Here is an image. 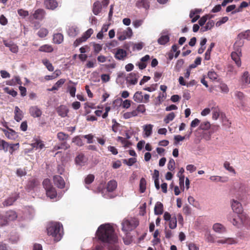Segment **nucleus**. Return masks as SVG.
I'll use <instances>...</instances> for the list:
<instances>
[{
    "label": "nucleus",
    "mask_w": 250,
    "mask_h": 250,
    "mask_svg": "<svg viewBox=\"0 0 250 250\" xmlns=\"http://www.w3.org/2000/svg\"><path fill=\"white\" fill-rule=\"evenodd\" d=\"M96 236L99 240L103 242L116 243L118 241L114 229L109 224L100 225L96 232Z\"/></svg>",
    "instance_id": "f257e3e1"
},
{
    "label": "nucleus",
    "mask_w": 250,
    "mask_h": 250,
    "mask_svg": "<svg viewBox=\"0 0 250 250\" xmlns=\"http://www.w3.org/2000/svg\"><path fill=\"white\" fill-rule=\"evenodd\" d=\"M61 229H62V226L60 223H51L47 228V234L51 235L54 237V240L58 242L61 239L62 236Z\"/></svg>",
    "instance_id": "f03ea898"
},
{
    "label": "nucleus",
    "mask_w": 250,
    "mask_h": 250,
    "mask_svg": "<svg viewBox=\"0 0 250 250\" xmlns=\"http://www.w3.org/2000/svg\"><path fill=\"white\" fill-rule=\"evenodd\" d=\"M139 224V221L136 218H131L129 219H125L122 223V229L125 233L135 229Z\"/></svg>",
    "instance_id": "7ed1b4c3"
},
{
    "label": "nucleus",
    "mask_w": 250,
    "mask_h": 250,
    "mask_svg": "<svg viewBox=\"0 0 250 250\" xmlns=\"http://www.w3.org/2000/svg\"><path fill=\"white\" fill-rule=\"evenodd\" d=\"M42 186L46 191V194L50 199H54L57 196V191L53 186L51 181L48 179H45L42 182Z\"/></svg>",
    "instance_id": "20e7f679"
},
{
    "label": "nucleus",
    "mask_w": 250,
    "mask_h": 250,
    "mask_svg": "<svg viewBox=\"0 0 250 250\" xmlns=\"http://www.w3.org/2000/svg\"><path fill=\"white\" fill-rule=\"evenodd\" d=\"M132 35V31L130 27H127L126 30L117 33L118 39L119 41H123L127 38H130Z\"/></svg>",
    "instance_id": "39448f33"
},
{
    "label": "nucleus",
    "mask_w": 250,
    "mask_h": 250,
    "mask_svg": "<svg viewBox=\"0 0 250 250\" xmlns=\"http://www.w3.org/2000/svg\"><path fill=\"white\" fill-rule=\"evenodd\" d=\"M127 52L123 49L117 48L114 57L117 60H125L127 58Z\"/></svg>",
    "instance_id": "423d86ee"
},
{
    "label": "nucleus",
    "mask_w": 250,
    "mask_h": 250,
    "mask_svg": "<svg viewBox=\"0 0 250 250\" xmlns=\"http://www.w3.org/2000/svg\"><path fill=\"white\" fill-rule=\"evenodd\" d=\"M39 184V181L36 178H32L28 181L25 188L28 191L33 190Z\"/></svg>",
    "instance_id": "0eeeda50"
},
{
    "label": "nucleus",
    "mask_w": 250,
    "mask_h": 250,
    "mask_svg": "<svg viewBox=\"0 0 250 250\" xmlns=\"http://www.w3.org/2000/svg\"><path fill=\"white\" fill-rule=\"evenodd\" d=\"M237 52H232L231 54L232 59L235 62L236 65L239 67L241 65V62L240 58V55L241 54V50L237 49Z\"/></svg>",
    "instance_id": "6e6552de"
},
{
    "label": "nucleus",
    "mask_w": 250,
    "mask_h": 250,
    "mask_svg": "<svg viewBox=\"0 0 250 250\" xmlns=\"http://www.w3.org/2000/svg\"><path fill=\"white\" fill-rule=\"evenodd\" d=\"M231 208L233 211L236 214H240V213L243 212V208L241 204L236 200H232L231 203Z\"/></svg>",
    "instance_id": "1a4fd4ad"
},
{
    "label": "nucleus",
    "mask_w": 250,
    "mask_h": 250,
    "mask_svg": "<svg viewBox=\"0 0 250 250\" xmlns=\"http://www.w3.org/2000/svg\"><path fill=\"white\" fill-rule=\"evenodd\" d=\"M29 113L34 118L40 117L42 114V111L37 106H33L30 107Z\"/></svg>",
    "instance_id": "9d476101"
},
{
    "label": "nucleus",
    "mask_w": 250,
    "mask_h": 250,
    "mask_svg": "<svg viewBox=\"0 0 250 250\" xmlns=\"http://www.w3.org/2000/svg\"><path fill=\"white\" fill-rule=\"evenodd\" d=\"M139 75L138 73H130L126 77L127 83L131 84H135L137 83Z\"/></svg>",
    "instance_id": "9b49d317"
},
{
    "label": "nucleus",
    "mask_w": 250,
    "mask_h": 250,
    "mask_svg": "<svg viewBox=\"0 0 250 250\" xmlns=\"http://www.w3.org/2000/svg\"><path fill=\"white\" fill-rule=\"evenodd\" d=\"M135 6L138 8H143L148 10L150 7V2L148 0H137Z\"/></svg>",
    "instance_id": "f8f14e48"
},
{
    "label": "nucleus",
    "mask_w": 250,
    "mask_h": 250,
    "mask_svg": "<svg viewBox=\"0 0 250 250\" xmlns=\"http://www.w3.org/2000/svg\"><path fill=\"white\" fill-rule=\"evenodd\" d=\"M55 184L60 188H63L65 187V182L63 179L59 175H55L53 177Z\"/></svg>",
    "instance_id": "ddd939ff"
},
{
    "label": "nucleus",
    "mask_w": 250,
    "mask_h": 250,
    "mask_svg": "<svg viewBox=\"0 0 250 250\" xmlns=\"http://www.w3.org/2000/svg\"><path fill=\"white\" fill-rule=\"evenodd\" d=\"M5 135L10 140H15L17 137V133L12 129L8 128V130L1 129Z\"/></svg>",
    "instance_id": "4468645a"
},
{
    "label": "nucleus",
    "mask_w": 250,
    "mask_h": 250,
    "mask_svg": "<svg viewBox=\"0 0 250 250\" xmlns=\"http://www.w3.org/2000/svg\"><path fill=\"white\" fill-rule=\"evenodd\" d=\"M150 59V56L148 55H146L144 57H142L140 62H139L137 65L141 70L145 69L147 65V62Z\"/></svg>",
    "instance_id": "2eb2a0df"
},
{
    "label": "nucleus",
    "mask_w": 250,
    "mask_h": 250,
    "mask_svg": "<svg viewBox=\"0 0 250 250\" xmlns=\"http://www.w3.org/2000/svg\"><path fill=\"white\" fill-rule=\"evenodd\" d=\"M44 4L46 8L54 10L58 6V2L56 0H45Z\"/></svg>",
    "instance_id": "dca6fc26"
},
{
    "label": "nucleus",
    "mask_w": 250,
    "mask_h": 250,
    "mask_svg": "<svg viewBox=\"0 0 250 250\" xmlns=\"http://www.w3.org/2000/svg\"><path fill=\"white\" fill-rule=\"evenodd\" d=\"M3 44L4 45L8 47L10 50L14 53H17L18 52V46L11 42H8L6 41H3Z\"/></svg>",
    "instance_id": "f3484780"
},
{
    "label": "nucleus",
    "mask_w": 250,
    "mask_h": 250,
    "mask_svg": "<svg viewBox=\"0 0 250 250\" xmlns=\"http://www.w3.org/2000/svg\"><path fill=\"white\" fill-rule=\"evenodd\" d=\"M4 215L8 223L9 221L16 220L18 216L17 213L15 211L12 210L7 211Z\"/></svg>",
    "instance_id": "a211bd4d"
},
{
    "label": "nucleus",
    "mask_w": 250,
    "mask_h": 250,
    "mask_svg": "<svg viewBox=\"0 0 250 250\" xmlns=\"http://www.w3.org/2000/svg\"><path fill=\"white\" fill-rule=\"evenodd\" d=\"M23 117L22 111L20 108L16 106L14 110V119L18 122H20Z\"/></svg>",
    "instance_id": "6ab92c4d"
},
{
    "label": "nucleus",
    "mask_w": 250,
    "mask_h": 250,
    "mask_svg": "<svg viewBox=\"0 0 250 250\" xmlns=\"http://www.w3.org/2000/svg\"><path fill=\"white\" fill-rule=\"evenodd\" d=\"M19 197V196L18 194L16 195L13 197H10L4 200V201L2 203V205L4 207L11 206L18 199Z\"/></svg>",
    "instance_id": "aec40b11"
},
{
    "label": "nucleus",
    "mask_w": 250,
    "mask_h": 250,
    "mask_svg": "<svg viewBox=\"0 0 250 250\" xmlns=\"http://www.w3.org/2000/svg\"><path fill=\"white\" fill-rule=\"evenodd\" d=\"M102 10V5L100 1H96L93 4L92 11L94 15H98Z\"/></svg>",
    "instance_id": "412c9836"
},
{
    "label": "nucleus",
    "mask_w": 250,
    "mask_h": 250,
    "mask_svg": "<svg viewBox=\"0 0 250 250\" xmlns=\"http://www.w3.org/2000/svg\"><path fill=\"white\" fill-rule=\"evenodd\" d=\"M45 14V12L43 9H38L35 11L33 17L35 19L42 20L43 19Z\"/></svg>",
    "instance_id": "4be33fe9"
},
{
    "label": "nucleus",
    "mask_w": 250,
    "mask_h": 250,
    "mask_svg": "<svg viewBox=\"0 0 250 250\" xmlns=\"http://www.w3.org/2000/svg\"><path fill=\"white\" fill-rule=\"evenodd\" d=\"M117 187V183L114 180L109 181L106 186V189L108 192H112L114 191Z\"/></svg>",
    "instance_id": "5701e85b"
},
{
    "label": "nucleus",
    "mask_w": 250,
    "mask_h": 250,
    "mask_svg": "<svg viewBox=\"0 0 250 250\" xmlns=\"http://www.w3.org/2000/svg\"><path fill=\"white\" fill-rule=\"evenodd\" d=\"M164 207L162 203L157 202L154 207V213L156 215H161L163 213Z\"/></svg>",
    "instance_id": "b1692460"
},
{
    "label": "nucleus",
    "mask_w": 250,
    "mask_h": 250,
    "mask_svg": "<svg viewBox=\"0 0 250 250\" xmlns=\"http://www.w3.org/2000/svg\"><path fill=\"white\" fill-rule=\"evenodd\" d=\"M229 219L230 222L235 226L239 227L241 224L238 214L232 215L231 217H229Z\"/></svg>",
    "instance_id": "393cba45"
},
{
    "label": "nucleus",
    "mask_w": 250,
    "mask_h": 250,
    "mask_svg": "<svg viewBox=\"0 0 250 250\" xmlns=\"http://www.w3.org/2000/svg\"><path fill=\"white\" fill-rule=\"evenodd\" d=\"M63 41V36L61 33L54 34L53 36V42L56 44H61Z\"/></svg>",
    "instance_id": "a878e982"
},
{
    "label": "nucleus",
    "mask_w": 250,
    "mask_h": 250,
    "mask_svg": "<svg viewBox=\"0 0 250 250\" xmlns=\"http://www.w3.org/2000/svg\"><path fill=\"white\" fill-rule=\"evenodd\" d=\"M217 242L218 243L232 245V244H236L237 243V241L235 239H234V238H226L219 239V240H217Z\"/></svg>",
    "instance_id": "bb28decb"
},
{
    "label": "nucleus",
    "mask_w": 250,
    "mask_h": 250,
    "mask_svg": "<svg viewBox=\"0 0 250 250\" xmlns=\"http://www.w3.org/2000/svg\"><path fill=\"white\" fill-rule=\"evenodd\" d=\"M54 50L53 47L51 45L44 44L41 46L39 49L40 52H43L46 53H51Z\"/></svg>",
    "instance_id": "cd10ccee"
},
{
    "label": "nucleus",
    "mask_w": 250,
    "mask_h": 250,
    "mask_svg": "<svg viewBox=\"0 0 250 250\" xmlns=\"http://www.w3.org/2000/svg\"><path fill=\"white\" fill-rule=\"evenodd\" d=\"M240 217V220L241 224L245 225H248L250 223V220L246 214L242 212L240 214H238Z\"/></svg>",
    "instance_id": "c85d7f7f"
},
{
    "label": "nucleus",
    "mask_w": 250,
    "mask_h": 250,
    "mask_svg": "<svg viewBox=\"0 0 250 250\" xmlns=\"http://www.w3.org/2000/svg\"><path fill=\"white\" fill-rule=\"evenodd\" d=\"M65 82V79H61L58 81L50 89H48V90L50 91H53L54 90H57L58 88L61 87L62 84L64 83Z\"/></svg>",
    "instance_id": "c756f323"
},
{
    "label": "nucleus",
    "mask_w": 250,
    "mask_h": 250,
    "mask_svg": "<svg viewBox=\"0 0 250 250\" xmlns=\"http://www.w3.org/2000/svg\"><path fill=\"white\" fill-rule=\"evenodd\" d=\"M169 41V37L168 35H162L157 40L158 43L160 45H165Z\"/></svg>",
    "instance_id": "7c9ffc66"
},
{
    "label": "nucleus",
    "mask_w": 250,
    "mask_h": 250,
    "mask_svg": "<svg viewBox=\"0 0 250 250\" xmlns=\"http://www.w3.org/2000/svg\"><path fill=\"white\" fill-rule=\"evenodd\" d=\"M214 25V22L212 20L209 21L205 26H202L200 28V31L202 32H205L208 30L211 29Z\"/></svg>",
    "instance_id": "2f4dec72"
},
{
    "label": "nucleus",
    "mask_w": 250,
    "mask_h": 250,
    "mask_svg": "<svg viewBox=\"0 0 250 250\" xmlns=\"http://www.w3.org/2000/svg\"><path fill=\"white\" fill-rule=\"evenodd\" d=\"M213 230L217 232H224L226 231L225 228L220 223H216L213 226Z\"/></svg>",
    "instance_id": "473e14b6"
},
{
    "label": "nucleus",
    "mask_w": 250,
    "mask_h": 250,
    "mask_svg": "<svg viewBox=\"0 0 250 250\" xmlns=\"http://www.w3.org/2000/svg\"><path fill=\"white\" fill-rule=\"evenodd\" d=\"M31 146L36 149H42L44 146V145L41 140L36 139L35 140L34 142L32 143Z\"/></svg>",
    "instance_id": "72a5a7b5"
},
{
    "label": "nucleus",
    "mask_w": 250,
    "mask_h": 250,
    "mask_svg": "<svg viewBox=\"0 0 250 250\" xmlns=\"http://www.w3.org/2000/svg\"><path fill=\"white\" fill-rule=\"evenodd\" d=\"M133 99L137 103H143V96L142 92L141 91H137L135 92L133 96Z\"/></svg>",
    "instance_id": "f704fd0d"
},
{
    "label": "nucleus",
    "mask_w": 250,
    "mask_h": 250,
    "mask_svg": "<svg viewBox=\"0 0 250 250\" xmlns=\"http://www.w3.org/2000/svg\"><path fill=\"white\" fill-rule=\"evenodd\" d=\"M146 181L144 178H142L139 183V191L141 193H144L146 189Z\"/></svg>",
    "instance_id": "c9c22d12"
},
{
    "label": "nucleus",
    "mask_w": 250,
    "mask_h": 250,
    "mask_svg": "<svg viewBox=\"0 0 250 250\" xmlns=\"http://www.w3.org/2000/svg\"><path fill=\"white\" fill-rule=\"evenodd\" d=\"M68 34L71 37H75L77 36L79 32V30L77 27L75 26H71L69 28L68 30Z\"/></svg>",
    "instance_id": "e433bc0d"
},
{
    "label": "nucleus",
    "mask_w": 250,
    "mask_h": 250,
    "mask_svg": "<svg viewBox=\"0 0 250 250\" xmlns=\"http://www.w3.org/2000/svg\"><path fill=\"white\" fill-rule=\"evenodd\" d=\"M212 111V119L216 120L220 116V109L218 106L212 107L211 108Z\"/></svg>",
    "instance_id": "4c0bfd02"
},
{
    "label": "nucleus",
    "mask_w": 250,
    "mask_h": 250,
    "mask_svg": "<svg viewBox=\"0 0 250 250\" xmlns=\"http://www.w3.org/2000/svg\"><path fill=\"white\" fill-rule=\"evenodd\" d=\"M9 144L5 141L0 138V149L3 150L4 152L8 150Z\"/></svg>",
    "instance_id": "58836bf2"
},
{
    "label": "nucleus",
    "mask_w": 250,
    "mask_h": 250,
    "mask_svg": "<svg viewBox=\"0 0 250 250\" xmlns=\"http://www.w3.org/2000/svg\"><path fill=\"white\" fill-rule=\"evenodd\" d=\"M42 63L49 71H53L54 68L52 64L46 59L42 60Z\"/></svg>",
    "instance_id": "ea45409f"
},
{
    "label": "nucleus",
    "mask_w": 250,
    "mask_h": 250,
    "mask_svg": "<svg viewBox=\"0 0 250 250\" xmlns=\"http://www.w3.org/2000/svg\"><path fill=\"white\" fill-rule=\"evenodd\" d=\"M215 44L213 42L210 43L209 47L208 48L205 54V59L209 60L210 59V53L212 49L214 47Z\"/></svg>",
    "instance_id": "a19ab883"
},
{
    "label": "nucleus",
    "mask_w": 250,
    "mask_h": 250,
    "mask_svg": "<svg viewBox=\"0 0 250 250\" xmlns=\"http://www.w3.org/2000/svg\"><path fill=\"white\" fill-rule=\"evenodd\" d=\"M58 113L59 115L64 117L67 116L68 110L65 106H60L58 109Z\"/></svg>",
    "instance_id": "79ce46f5"
},
{
    "label": "nucleus",
    "mask_w": 250,
    "mask_h": 250,
    "mask_svg": "<svg viewBox=\"0 0 250 250\" xmlns=\"http://www.w3.org/2000/svg\"><path fill=\"white\" fill-rule=\"evenodd\" d=\"M48 34V30L44 27L40 28L37 33V35L40 38H45Z\"/></svg>",
    "instance_id": "37998d69"
},
{
    "label": "nucleus",
    "mask_w": 250,
    "mask_h": 250,
    "mask_svg": "<svg viewBox=\"0 0 250 250\" xmlns=\"http://www.w3.org/2000/svg\"><path fill=\"white\" fill-rule=\"evenodd\" d=\"M69 138V135L63 132H59L57 134V138L60 141H64Z\"/></svg>",
    "instance_id": "c03bdc74"
},
{
    "label": "nucleus",
    "mask_w": 250,
    "mask_h": 250,
    "mask_svg": "<svg viewBox=\"0 0 250 250\" xmlns=\"http://www.w3.org/2000/svg\"><path fill=\"white\" fill-rule=\"evenodd\" d=\"M242 81L244 83L250 85V77L248 72L246 71L243 73Z\"/></svg>",
    "instance_id": "a18cd8bd"
},
{
    "label": "nucleus",
    "mask_w": 250,
    "mask_h": 250,
    "mask_svg": "<svg viewBox=\"0 0 250 250\" xmlns=\"http://www.w3.org/2000/svg\"><path fill=\"white\" fill-rule=\"evenodd\" d=\"M223 166L226 170H228L230 172L233 173L234 174H236V171L234 168L230 166L229 162L228 161H225L224 163Z\"/></svg>",
    "instance_id": "49530a36"
},
{
    "label": "nucleus",
    "mask_w": 250,
    "mask_h": 250,
    "mask_svg": "<svg viewBox=\"0 0 250 250\" xmlns=\"http://www.w3.org/2000/svg\"><path fill=\"white\" fill-rule=\"evenodd\" d=\"M152 127L153 125H146L144 126V129L146 136L148 137L150 136L152 133Z\"/></svg>",
    "instance_id": "de8ad7c7"
},
{
    "label": "nucleus",
    "mask_w": 250,
    "mask_h": 250,
    "mask_svg": "<svg viewBox=\"0 0 250 250\" xmlns=\"http://www.w3.org/2000/svg\"><path fill=\"white\" fill-rule=\"evenodd\" d=\"M169 221V227L171 229H174L177 227V218L176 216L172 217V219Z\"/></svg>",
    "instance_id": "09e8293b"
},
{
    "label": "nucleus",
    "mask_w": 250,
    "mask_h": 250,
    "mask_svg": "<svg viewBox=\"0 0 250 250\" xmlns=\"http://www.w3.org/2000/svg\"><path fill=\"white\" fill-rule=\"evenodd\" d=\"M117 140L120 141L122 144L124 145V146L125 147H127L131 145V143L129 141L126 140L125 138L121 136L118 137Z\"/></svg>",
    "instance_id": "8fccbe9b"
},
{
    "label": "nucleus",
    "mask_w": 250,
    "mask_h": 250,
    "mask_svg": "<svg viewBox=\"0 0 250 250\" xmlns=\"http://www.w3.org/2000/svg\"><path fill=\"white\" fill-rule=\"evenodd\" d=\"M175 117L174 112H171L168 114L164 119V122L166 124H168L170 121H172Z\"/></svg>",
    "instance_id": "3c124183"
},
{
    "label": "nucleus",
    "mask_w": 250,
    "mask_h": 250,
    "mask_svg": "<svg viewBox=\"0 0 250 250\" xmlns=\"http://www.w3.org/2000/svg\"><path fill=\"white\" fill-rule=\"evenodd\" d=\"M221 117L222 118L223 125L229 128L231 126V122L227 119L225 115L221 114Z\"/></svg>",
    "instance_id": "603ef678"
},
{
    "label": "nucleus",
    "mask_w": 250,
    "mask_h": 250,
    "mask_svg": "<svg viewBox=\"0 0 250 250\" xmlns=\"http://www.w3.org/2000/svg\"><path fill=\"white\" fill-rule=\"evenodd\" d=\"M211 126L209 122H204L200 125V129L201 130H208Z\"/></svg>",
    "instance_id": "864d4df0"
},
{
    "label": "nucleus",
    "mask_w": 250,
    "mask_h": 250,
    "mask_svg": "<svg viewBox=\"0 0 250 250\" xmlns=\"http://www.w3.org/2000/svg\"><path fill=\"white\" fill-rule=\"evenodd\" d=\"M84 156L83 154H80L75 158V162L77 164L82 165L84 162Z\"/></svg>",
    "instance_id": "5fc2aeb1"
},
{
    "label": "nucleus",
    "mask_w": 250,
    "mask_h": 250,
    "mask_svg": "<svg viewBox=\"0 0 250 250\" xmlns=\"http://www.w3.org/2000/svg\"><path fill=\"white\" fill-rule=\"evenodd\" d=\"M238 37L240 39H245L250 40V30H248L244 33H241L238 35Z\"/></svg>",
    "instance_id": "6e6d98bb"
},
{
    "label": "nucleus",
    "mask_w": 250,
    "mask_h": 250,
    "mask_svg": "<svg viewBox=\"0 0 250 250\" xmlns=\"http://www.w3.org/2000/svg\"><path fill=\"white\" fill-rule=\"evenodd\" d=\"M4 91L7 94L11 95L13 97H15L17 95V92L13 89H10L9 87H6L4 88Z\"/></svg>",
    "instance_id": "4d7b16f0"
},
{
    "label": "nucleus",
    "mask_w": 250,
    "mask_h": 250,
    "mask_svg": "<svg viewBox=\"0 0 250 250\" xmlns=\"http://www.w3.org/2000/svg\"><path fill=\"white\" fill-rule=\"evenodd\" d=\"M93 33V29L91 28H89L83 33L82 36L83 38L84 39L85 41H86L87 39L90 37Z\"/></svg>",
    "instance_id": "13d9d810"
},
{
    "label": "nucleus",
    "mask_w": 250,
    "mask_h": 250,
    "mask_svg": "<svg viewBox=\"0 0 250 250\" xmlns=\"http://www.w3.org/2000/svg\"><path fill=\"white\" fill-rule=\"evenodd\" d=\"M208 77L212 80H216L218 76L217 74L214 71H209L208 74Z\"/></svg>",
    "instance_id": "bf43d9fd"
},
{
    "label": "nucleus",
    "mask_w": 250,
    "mask_h": 250,
    "mask_svg": "<svg viewBox=\"0 0 250 250\" xmlns=\"http://www.w3.org/2000/svg\"><path fill=\"white\" fill-rule=\"evenodd\" d=\"M112 122L113 123V125L112 126V130L114 132H117L118 130L119 126H120V124L117 122L115 119H112Z\"/></svg>",
    "instance_id": "052dcab7"
},
{
    "label": "nucleus",
    "mask_w": 250,
    "mask_h": 250,
    "mask_svg": "<svg viewBox=\"0 0 250 250\" xmlns=\"http://www.w3.org/2000/svg\"><path fill=\"white\" fill-rule=\"evenodd\" d=\"M95 177L94 175L93 174H89L87 176V177L85 178V183L86 184H90L92 183L94 180Z\"/></svg>",
    "instance_id": "680f3d73"
},
{
    "label": "nucleus",
    "mask_w": 250,
    "mask_h": 250,
    "mask_svg": "<svg viewBox=\"0 0 250 250\" xmlns=\"http://www.w3.org/2000/svg\"><path fill=\"white\" fill-rule=\"evenodd\" d=\"M208 17H209V15H206L203 16L199 20V21H198L199 24L202 27L205 24L206 22L207 21L208 19Z\"/></svg>",
    "instance_id": "e2e57ef3"
},
{
    "label": "nucleus",
    "mask_w": 250,
    "mask_h": 250,
    "mask_svg": "<svg viewBox=\"0 0 250 250\" xmlns=\"http://www.w3.org/2000/svg\"><path fill=\"white\" fill-rule=\"evenodd\" d=\"M136 162V159L135 158H130L128 160H124V163H125L127 165L131 166Z\"/></svg>",
    "instance_id": "0e129e2a"
},
{
    "label": "nucleus",
    "mask_w": 250,
    "mask_h": 250,
    "mask_svg": "<svg viewBox=\"0 0 250 250\" xmlns=\"http://www.w3.org/2000/svg\"><path fill=\"white\" fill-rule=\"evenodd\" d=\"M175 163L173 159L169 160L167 164V168L169 170L172 171L175 168Z\"/></svg>",
    "instance_id": "69168bd1"
},
{
    "label": "nucleus",
    "mask_w": 250,
    "mask_h": 250,
    "mask_svg": "<svg viewBox=\"0 0 250 250\" xmlns=\"http://www.w3.org/2000/svg\"><path fill=\"white\" fill-rule=\"evenodd\" d=\"M185 138H186V136H182L180 135L175 136L174 138V145H177L179 142L183 141L185 139Z\"/></svg>",
    "instance_id": "338daca9"
},
{
    "label": "nucleus",
    "mask_w": 250,
    "mask_h": 250,
    "mask_svg": "<svg viewBox=\"0 0 250 250\" xmlns=\"http://www.w3.org/2000/svg\"><path fill=\"white\" fill-rule=\"evenodd\" d=\"M67 88L70 95L72 97H74L75 96V93L76 91V87L75 86L68 85Z\"/></svg>",
    "instance_id": "774afa93"
}]
</instances>
